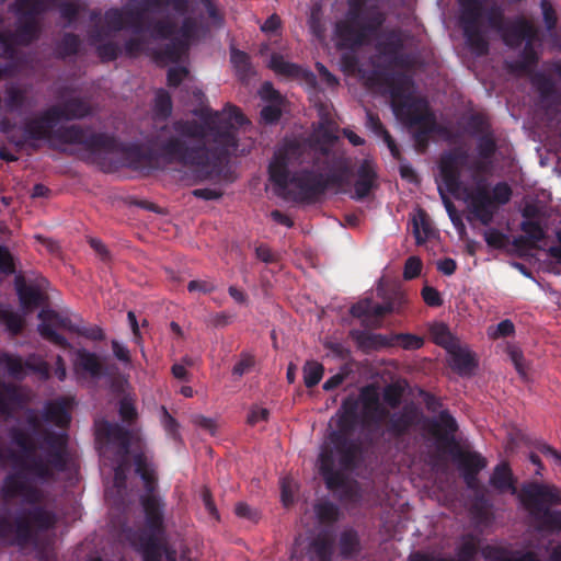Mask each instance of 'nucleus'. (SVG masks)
I'll return each instance as SVG.
<instances>
[{"label":"nucleus","instance_id":"nucleus-1","mask_svg":"<svg viewBox=\"0 0 561 561\" xmlns=\"http://www.w3.org/2000/svg\"><path fill=\"white\" fill-rule=\"evenodd\" d=\"M362 405V421L370 431L369 443L377 445L400 440L419 423L422 416L420 408L405 403L399 411L390 412L380 401V393L375 385L359 389L358 396H346L331 422L335 427L328 434L325 444L319 454V472L330 491L346 486L347 472H353L363 462L364 447L355 435L359 423L358 409Z\"/></svg>","mask_w":561,"mask_h":561},{"label":"nucleus","instance_id":"nucleus-2","mask_svg":"<svg viewBox=\"0 0 561 561\" xmlns=\"http://www.w3.org/2000/svg\"><path fill=\"white\" fill-rule=\"evenodd\" d=\"M202 123L195 119H176L172 123L175 136L161 142L159 149L164 158L182 165L194 168L197 182L207 181L219 170V157L210 150L209 139L226 152L238 148L237 126L249 123L236 105L228 104L222 112L205 110Z\"/></svg>","mask_w":561,"mask_h":561},{"label":"nucleus","instance_id":"nucleus-3","mask_svg":"<svg viewBox=\"0 0 561 561\" xmlns=\"http://www.w3.org/2000/svg\"><path fill=\"white\" fill-rule=\"evenodd\" d=\"M310 156L308 147L296 140H286L274 152L268 164L270 181L279 190H293V201L301 204L318 202L328 191L341 192L351 184L353 168L345 152L320 146L311 158L312 167L304 168L294 173L289 167H299L307 162Z\"/></svg>","mask_w":561,"mask_h":561},{"label":"nucleus","instance_id":"nucleus-4","mask_svg":"<svg viewBox=\"0 0 561 561\" xmlns=\"http://www.w3.org/2000/svg\"><path fill=\"white\" fill-rule=\"evenodd\" d=\"M28 431L12 426L9 430L11 442L21 453L12 459L21 472L41 481H49L55 472H64L68 467V435L50 430H42V420L33 409L24 415Z\"/></svg>","mask_w":561,"mask_h":561},{"label":"nucleus","instance_id":"nucleus-5","mask_svg":"<svg viewBox=\"0 0 561 561\" xmlns=\"http://www.w3.org/2000/svg\"><path fill=\"white\" fill-rule=\"evenodd\" d=\"M57 108L50 106L39 112L36 116L23 122L21 136H9L10 142L22 149L30 141L48 140L62 145H78L84 151L83 159L90 162H99L110 153L121 151V144L114 136L105 133H95L80 125L57 127Z\"/></svg>","mask_w":561,"mask_h":561},{"label":"nucleus","instance_id":"nucleus-6","mask_svg":"<svg viewBox=\"0 0 561 561\" xmlns=\"http://www.w3.org/2000/svg\"><path fill=\"white\" fill-rule=\"evenodd\" d=\"M32 507L24 508L11 522L7 516H0V541L8 545L25 546L33 541L36 533L55 527L56 514L39 505L42 493L38 489L26 484L21 494Z\"/></svg>","mask_w":561,"mask_h":561},{"label":"nucleus","instance_id":"nucleus-7","mask_svg":"<svg viewBox=\"0 0 561 561\" xmlns=\"http://www.w3.org/2000/svg\"><path fill=\"white\" fill-rule=\"evenodd\" d=\"M366 0H347L344 16L334 24L339 49L355 50L379 34L387 15L377 4L365 7Z\"/></svg>","mask_w":561,"mask_h":561},{"label":"nucleus","instance_id":"nucleus-8","mask_svg":"<svg viewBox=\"0 0 561 561\" xmlns=\"http://www.w3.org/2000/svg\"><path fill=\"white\" fill-rule=\"evenodd\" d=\"M518 497L538 531L561 533V511L551 510L552 506L561 505V490L558 486L538 482L526 483Z\"/></svg>","mask_w":561,"mask_h":561},{"label":"nucleus","instance_id":"nucleus-9","mask_svg":"<svg viewBox=\"0 0 561 561\" xmlns=\"http://www.w3.org/2000/svg\"><path fill=\"white\" fill-rule=\"evenodd\" d=\"M512 194V188L506 182L496 183L490 192L486 183L480 180L468 195L470 210L482 225L488 226L492 222L497 208L511 201Z\"/></svg>","mask_w":561,"mask_h":561},{"label":"nucleus","instance_id":"nucleus-10","mask_svg":"<svg viewBox=\"0 0 561 561\" xmlns=\"http://www.w3.org/2000/svg\"><path fill=\"white\" fill-rule=\"evenodd\" d=\"M460 7L459 25L469 49L477 56L489 54L490 44L482 28L484 0H458Z\"/></svg>","mask_w":561,"mask_h":561},{"label":"nucleus","instance_id":"nucleus-11","mask_svg":"<svg viewBox=\"0 0 561 561\" xmlns=\"http://www.w3.org/2000/svg\"><path fill=\"white\" fill-rule=\"evenodd\" d=\"M41 323L38 324L37 331L39 335L64 350L71 348L69 341L61 334L56 332V329H64L68 332H79V325L73 323L71 319L56 310L49 308H43L38 313Z\"/></svg>","mask_w":561,"mask_h":561},{"label":"nucleus","instance_id":"nucleus-12","mask_svg":"<svg viewBox=\"0 0 561 561\" xmlns=\"http://www.w3.org/2000/svg\"><path fill=\"white\" fill-rule=\"evenodd\" d=\"M468 158V151L462 148L451 149L440 156L439 174L446 191L453 195H457L462 187L461 168Z\"/></svg>","mask_w":561,"mask_h":561},{"label":"nucleus","instance_id":"nucleus-13","mask_svg":"<svg viewBox=\"0 0 561 561\" xmlns=\"http://www.w3.org/2000/svg\"><path fill=\"white\" fill-rule=\"evenodd\" d=\"M140 504L145 514V536H162L164 527L165 504L159 495H140Z\"/></svg>","mask_w":561,"mask_h":561},{"label":"nucleus","instance_id":"nucleus-14","mask_svg":"<svg viewBox=\"0 0 561 561\" xmlns=\"http://www.w3.org/2000/svg\"><path fill=\"white\" fill-rule=\"evenodd\" d=\"M393 112L410 127L436 117L427 103L421 99L405 98L399 104H394Z\"/></svg>","mask_w":561,"mask_h":561},{"label":"nucleus","instance_id":"nucleus-15","mask_svg":"<svg viewBox=\"0 0 561 561\" xmlns=\"http://www.w3.org/2000/svg\"><path fill=\"white\" fill-rule=\"evenodd\" d=\"M378 173L375 164L370 160H363L356 171L352 198L364 201L378 188Z\"/></svg>","mask_w":561,"mask_h":561},{"label":"nucleus","instance_id":"nucleus-16","mask_svg":"<svg viewBox=\"0 0 561 561\" xmlns=\"http://www.w3.org/2000/svg\"><path fill=\"white\" fill-rule=\"evenodd\" d=\"M458 423L448 410L439 412L437 419L430 423V432L436 437L437 442L445 447H458L456 433Z\"/></svg>","mask_w":561,"mask_h":561},{"label":"nucleus","instance_id":"nucleus-17","mask_svg":"<svg viewBox=\"0 0 561 561\" xmlns=\"http://www.w3.org/2000/svg\"><path fill=\"white\" fill-rule=\"evenodd\" d=\"M537 30L528 20L524 18L516 19L513 23H507L501 32L504 44L513 49L518 48L523 42L535 39Z\"/></svg>","mask_w":561,"mask_h":561},{"label":"nucleus","instance_id":"nucleus-18","mask_svg":"<svg viewBox=\"0 0 561 561\" xmlns=\"http://www.w3.org/2000/svg\"><path fill=\"white\" fill-rule=\"evenodd\" d=\"M98 436L118 446L121 453L126 456L130 449V432L118 423L102 421L96 425Z\"/></svg>","mask_w":561,"mask_h":561},{"label":"nucleus","instance_id":"nucleus-19","mask_svg":"<svg viewBox=\"0 0 561 561\" xmlns=\"http://www.w3.org/2000/svg\"><path fill=\"white\" fill-rule=\"evenodd\" d=\"M374 83L381 84L388 88L390 96L392 99V106L399 104L404 96V92L408 84V78L401 73H392L375 70L370 78Z\"/></svg>","mask_w":561,"mask_h":561},{"label":"nucleus","instance_id":"nucleus-20","mask_svg":"<svg viewBox=\"0 0 561 561\" xmlns=\"http://www.w3.org/2000/svg\"><path fill=\"white\" fill-rule=\"evenodd\" d=\"M50 107L57 108V115L55 116L58 123L61 121L81 119L91 114L90 104L80 96L69 98L62 103L51 105Z\"/></svg>","mask_w":561,"mask_h":561},{"label":"nucleus","instance_id":"nucleus-21","mask_svg":"<svg viewBox=\"0 0 561 561\" xmlns=\"http://www.w3.org/2000/svg\"><path fill=\"white\" fill-rule=\"evenodd\" d=\"M124 7L133 12H138L142 16H146V13L149 12L152 7H170L179 15L188 13V0H127Z\"/></svg>","mask_w":561,"mask_h":561},{"label":"nucleus","instance_id":"nucleus-22","mask_svg":"<svg viewBox=\"0 0 561 561\" xmlns=\"http://www.w3.org/2000/svg\"><path fill=\"white\" fill-rule=\"evenodd\" d=\"M350 335L356 343L357 347L365 353H370L371 351H378L380 348L391 346L390 335L371 333L362 330H352Z\"/></svg>","mask_w":561,"mask_h":561},{"label":"nucleus","instance_id":"nucleus-23","mask_svg":"<svg viewBox=\"0 0 561 561\" xmlns=\"http://www.w3.org/2000/svg\"><path fill=\"white\" fill-rule=\"evenodd\" d=\"M496 151L497 144L493 131L477 137V152L480 159L472 164V169L478 173L485 172Z\"/></svg>","mask_w":561,"mask_h":561},{"label":"nucleus","instance_id":"nucleus-24","mask_svg":"<svg viewBox=\"0 0 561 561\" xmlns=\"http://www.w3.org/2000/svg\"><path fill=\"white\" fill-rule=\"evenodd\" d=\"M489 482L490 485L500 493H517L516 480L514 478L510 463L506 461H502L494 467Z\"/></svg>","mask_w":561,"mask_h":561},{"label":"nucleus","instance_id":"nucleus-25","mask_svg":"<svg viewBox=\"0 0 561 561\" xmlns=\"http://www.w3.org/2000/svg\"><path fill=\"white\" fill-rule=\"evenodd\" d=\"M15 289L21 307L27 311L39 307L46 299L38 287L27 285L22 276L16 277Z\"/></svg>","mask_w":561,"mask_h":561},{"label":"nucleus","instance_id":"nucleus-26","mask_svg":"<svg viewBox=\"0 0 561 561\" xmlns=\"http://www.w3.org/2000/svg\"><path fill=\"white\" fill-rule=\"evenodd\" d=\"M43 421L55 424L60 428L67 427L71 421V415L66 400L58 399L46 402L43 410Z\"/></svg>","mask_w":561,"mask_h":561},{"label":"nucleus","instance_id":"nucleus-27","mask_svg":"<svg viewBox=\"0 0 561 561\" xmlns=\"http://www.w3.org/2000/svg\"><path fill=\"white\" fill-rule=\"evenodd\" d=\"M14 32L20 46L26 47L39 38L41 25L33 16L18 15V26Z\"/></svg>","mask_w":561,"mask_h":561},{"label":"nucleus","instance_id":"nucleus-28","mask_svg":"<svg viewBox=\"0 0 561 561\" xmlns=\"http://www.w3.org/2000/svg\"><path fill=\"white\" fill-rule=\"evenodd\" d=\"M450 355V367L460 376H470L477 368V360L473 355L462 348L460 343L456 345V348L448 351Z\"/></svg>","mask_w":561,"mask_h":561},{"label":"nucleus","instance_id":"nucleus-29","mask_svg":"<svg viewBox=\"0 0 561 561\" xmlns=\"http://www.w3.org/2000/svg\"><path fill=\"white\" fill-rule=\"evenodd\" d=\"M135 471L144 481V495H158L157 494V477L152 466L148 462L144 454H137L134 457Z\"/></svg>","mask_w":561,"mask_h":561},{"label":"nucleus","instance_id":"nucleus-30","mask_svg":"<svg viewBox=\"0 0 561 561\" xmlns=\"http://www.w3.org/2000/svg\"><path fill=\"white\" fill-rule=\"evenodd\" d=\"M404 302L405 298L401 293H394L393 296L383 304L373 302L370 327H380L382 317L391 312H399Z\"/></svg>","mask_w":561,"mask_h":561},{"label":"nucleus","instance_id":"nucleus-31","mask_svg":"<svg viewBox=\"0 0 561 561\" xmlns=\"http://www.w3.org/2000/svg\"><path fill=\"white\" fill-rule=\"evenodd\" d=\"M58 0H15L13 10L16 15H30L37 19L38 15L56 8Z\"/></svg>","mask_w":561,"mask_h":561},{"label":"nucleus","instance_id":"nucleus-32","mask_svg":"<svg viewBox=\"0 0 561 561\" xmlns=\"http://www.w3.org/2000/svg\"><path fill=\"white\" fill-rule=\"evenodd\" d=\"M431 340L447 352L456 348L458 337L451 333L449 327L444 322H434L428 328Z\"/></svg>","mask_w":561,"mask_h":561},{"label":"nucleus","instance_id":"nucleus-33","mask_svg":"<svg viewBox=\"0 0 561 561\" xmlns=\"http://www.w3.org/2000/svg\"><path fill=\"white\" fill-rule=\"evenodd\" d=\"M455 448L457 449L455 458L461 472L480 473L486 467L488 461L480 453L461 450L459 446Z\"/></svg>","mask_w":561,"mask_h":561},{"label":"nucleus","instance_id":"nucleus-34","mask_svg":"<svg viewBox=\"0 0 561 561\" xmlns=\"http://www.w3.org/2000/svg\"><path fill=\"white\" fill-rule=\"evenodd\" d=\"M520 230L525 236H520L515 239V244H524L529 248H536L537 243L546 238V231L540 222L535 220H523L520 224Z\"/></svg>","mask_w":561,"mask_h":561},{"label":"nucleus","instance_id":"nucleus-35","mask_svg":"<svg viewBox=\"0 0 561 561\" xmlns=\"http://www.w3.org/2000/svg\"><path fill=\"white\" fill-rule=\"evenodd\" d=\"M75 365L78 369L94 378H99L104 374L103 366L98 355L84 348L77 351Z\"/></svg>","mask_w":561,"mask_h":561},{"label":"nucleus","instance_id":"nucleus-36","mask_svg":"<svg viewBox=\"0 0 561 561\" xmlns=\"http://www.w3.org/2000/svg\"><path fill=\"white\" fill-rule=\"evenodd\" d=\"M413 127H416L415 131L413 133L415 149L417 152L423 153L428 147L431 135L439 131L436 117L430 118L428 121L419 125H414Z\"/></svg>","mask_w":561,"mask_h":561},{"label":"nucleus","instance_id":"nucleus-37","mask_svg":"<svg viewBox=\"0 0 561 561\" xmlns=\"http://www.w3.org/2000/svg\"><path fill=\"white\" fill-rule=\"evenodd\" d=\"M185 15L186 14L183 15L184 19L180 28L178 30L179 36L176 37L181 41H185V43L191 46L194 41H197L201 35L205 34L208 30L195 18Z\"/></svg>","mask_w":561,"mask_h":561},{"label":"nucleus","instance_id":"nucleus-38","mask_svg":"<svg viewBox=\"0 0 561 561\" xmlns=\"http://www.w3.org/2000/svg\"><path fill=\"white\" fill-rule=\"evenodd\" d=\"M82 46V41L79 35L75 33H65L57 42L55 54L60 59H66L79 54Z\"/></svg>","mask_w":561,"mask_h":561},{"label":"nucleus","instance_id":"nucleus-39","mask_svg":"<svg viewBox=\"0 0 561 561\" xmlns=\"http://www.w3.org/2000/svg\"><path fill=\"white\" fill-rule=\"evenodd\" d=\"M188 49L190 45H187L185 41L173 37L157 53V58L169 62H178L187 54Z\"/></svg>","mask_w":561,"mask_h":561},{"label":"nucleus","instance_id":"nucleus-40","mask_svg":"<svg viewBox=\"0 0 561 561\" xmlns=\"http://www.w3.org/2000/svg\"><path fill=\"white\" fill-rule=\"evenodd\" d=\"M20 401L18 388L8 382H0V415L11 416L13 405Z\"/></svg>","mask_w":561,"mask_h":561},{"label":"nucleus","instance_id":"nucleus-41","mask_svg":"<svg viewBox=\"0 0 561 561\" xmlns=\"http://www.w3.org/2000/svg\"><path fill=\"white\" fill-rule=\"evenodd\" d=\"M26 481L22 479L20 472L8 474L0 491L1 495L5 501L13 500L22 494L26 489Z\"/></svg>","mask_w":561,"mask_h":561},{"label":"nucleus","instance_id":"nucleus-42","mask_svg":"<svg viewBox=\"0 0 561 561\" xmlns=\"http://www.w3.org/2000/svg\"><path fill=\"white\" fill-rule=\"evenodd\" d=\"M270 68L277 75L288 78H298L302 73L300 66L285 60L279 54H273L271 56Z\"/></svg>","mask_w":561,"mask_h":561},{"label":"nucleus","instance_id":"nucleus-43","mask_svg":"<svg viewBox=\"0 0 561 561\" xmlns=\"http://www.w3.org/2000/svg\"><path fill=\"white\" fill-rule=\"evenodd\" d=\"M160 536H144L142 558L144 561H162L163 543L159 539Z\"/></svg>","mask_w":561,"mask_h":561},{"label":"nucleus","instance_id":"nucleus-44","mask_svg":"<svg viewBox=\"0 0 561 561\" xmlns=\"http://www.w3.org/2000/svg\"><path fill=\"white\" fill-rule=\"evenodd\" d=\"M413 234L419 245L425 243L433 234L431 221L424 210H420L417 217L413 219Z\"/></svg>","mask_w":561,"mask_h":561},{"label":"nucleus","instance_id":"nucleus-45","mask_svg":"<svg viewBox=\"0 0 561 561\" xmlns=\"http://www.w3.org/2000/svg\"><path fill=\"white\" fill-rule=\"evenodd\" d=\"M340 553L344 558H351L359 552L360 543L355 530H345L340 536Z\"/></svg>","mask_w":561,"mask_h":561},{"label":"nucleus","instance_id":"nucleus-46","mask_svg":"<svg viewBox=\"0 0 561 561\" xmlns=\"http://www.w3.org/2000/svg\"><path fill=\"white\" fill-rule=\"evenodd\" d=\"M466 128L473 137H480L493 131L488 117L481 113L471 114L467 118Z\"/></svg>","mask_w":561,"mask_h":561},{"label":"nucleus","instance_id":"nucleus-47","mask_svg":"<svg viewBox=\"0 0 561 561\" xmlns=\"http://www.w3.org/2000/svg\"><path fill=\"white\" fill-rule=\"evenodd\" d=\"M404 387L400 382H391L382 389V401L390 409H398L404 396Z\"/></svg>","mask_w":561,"mask_h":561},{"label":"nucleus","instance_id":"nucleus-48","mask_svg":"<svg viewBox=\"0 0 561 561\" xmlns=\"http://www.w3.org/2000/svg\"><path fill=\"white\" fill-rule=\"evenodd\" d=\"M304 383L307 388L316 387L322 379L324 367L317 360H307L302 367Z\"/></svg>","mask_w":561,"mask_h":561},{"label":"nucleus","instance_id":"nucleus-49","mask_svg":"<svg viewBox=\"0 0 561 561\" xmlns=\"http://www.w3.org/2000/svg\"><path fill=\"white\" fill-rule=\"evenodd\" d=\"M146 31H149L151 37L156 39H169L175 34L176 25L170 20H158L151 22Z\"/></svg>","mask_w":561,"mask_h":561},{"label":"nucleus","instance_id":"nucleus-50","mask_svg":"<svg viewBox=\"0 0 561 561\" xmlns=\"http://www.w3.org/2000/svg\"><path fill=\"white\" fill-rule=\"evenodd\" d=\"M230 61L233 65L237 75L240 79H245L251 75V62L250 56L237 48H231L230 51Z\"/></svg>","mask_w":561,"mask_h":561},{"label":"nucleus","instance_id":"nucleus-51","mask_svg":"<svg viewBox=\"0 0 561 561\" xmlns=\"http://www.w3.org/2000/svg\"><path fill=\"white\" fill-rule=\"evenodd\" d=\"M391 346L399 345L404 350H420L424 345L423 337L411 333L391 334Z\"/></svg>","mask_w":561,"mask_h":561},{"label":"nucleus","instance_id":"nucleus-52","mask_svg":"<svg viewBox=\"0 0 561 561\" xmlns=\"http://www.w3.org/2000/svg\"><path fill=\"white\" fill-rule=\"evenodd\" d=\"M0 322L12 335H18L24 327V319L16 312L0 308Z\"/></svg>","mask_w":561,"mask_h":561},{"label":"nucleus","instance_id":"nucleus-53","mask_svg":"<svg viewBox=\"0 0 561 561\" xmlns=\"http://www.w3.org/2000/svg\"><path fill=\"white\" fill-rule=\"evenodd\" d=\"M154 114L158 118L167 119L172 113L171 95L165 90H159L154 98Z\"/></svg>","mask_w":561,"mask_h":561},{"label":"nucleus","instance_id":"nucleus-54","mask_svg":"<svg viewBox=\"0 0 561 561\" xmlns=\"http://www.w3.org/2000/svg\"><path fill=\"white\" fill-rule=\"evenodd\" d=\"M316 515L320 523L322 524H331L337 520L339 518V508L332 502H321L314 506Z\"/></svg>","mask_w":561,"mask_h":561},{"label":"nucleus","instance_id":"nucleus-55","mask_svg":"<svg viewBox=\"0 0 561 561\" xmlns=\"http://www.w3.org/2000/svg\"><path fill=\"white\" fill-rule=\"evenodd\" d=\"M373 309V299L364 298L351 307V314L354 318L362 319V323L365 327H370V313Z\"/></svg>","mask_w":561,"mask_h":561},{"label":"nucleus","instance_id":"nucleus-56","mask_svg":"<svg viewBox=\"0 0 561 561\" xmlns=\"http://www.w3.org/2000/svg\"><path fill=\"white\" fill-rule=\"evenodd\" d=\"M104 20L108 31L119 32L126 27L122 9L111 8L106 10Z\"/></svg>","mask_w":561,"mask_h":561},{"label":"nucleus","instance_id":"nucleus-57","mask_svg":"<svg viewBox=\"0 0 561 561\" xmlns=\"http://www.w3.org/2000/svg\"><path fill=\"white\" fill-rule=\"evenodd\" d=\"M56 8L59 9L60 18L67 21V26H70L78 19L81 7L71 1L58 0Z\"/></svg>","mask_w":561,"mask_h":561},{"label":"nucleus","instance_id":"nucleus-58","mask_svg":"<svg viewBox=\"0 0 561 561\" xmlns=\"http://www.w3.org/2000/svg\"><path fill=\"white\" fill-rule=\"evenodd\" d=\"M308 26L310 28V32L318 38L322 39L325 36V24L322 19L321 10L320 8H312L310 15L308 18Z\"/></svg>","mask_w":561,"mask_h":561},{"label":"nucleus","instance_id":"nucleus-59","mask_svg":"<svg viewBox=\"0 0 561 561\" xmlns=\"http://www.w3.org/2000/svg\"><path fill=\"white\" fill-rule=\"evenodd\" d=\"M533 83L538 90L542 99H549L556 93V87L552 79L543 73H536L533 78Z\"/></svg>","mask_w":561,"mask_h":561},{"label":"nucleus","instance_id":"nucleus-60","mask_svg":"<svg viewBox=\"0 0 561 561\" xmlns=\"http://www.w3.org/2000/svg\"><path fill=\"white\" fill-rule=\"evenodd\" d=\"M122 11L125 19V25L130 27L134 34L139 35L146 32L145 16L140 15L138 12H133L125 7H123Z\"/></svg>","mask_w":561,"mask_h":561},{"label":"nucleus","instance_id":"nucleus-61","mask_svg":"<svg viewBox=\"0 0 561 561\" xmlns=\"http://www.w3.org/2000/svg\"><path fill=\"white\" fill-rule=\"evenodd\" d=\"M95 48L98 56L103 62L114 61L121 55V47L114 42L99 44Z\"/></svg>","mask_w":561,"mask_h":561},{"label":"nucleus","instance_id":"nucleus-62","mask_svg":"<svg viewBox=\"0 0 561 561\" xmlns=\"http://www.w3.org/2000/svg\"><path fill=\"white\" fill-rule=\"evenodd\" d=\"M485 16L489 26L501 34L507 24L502 9L499 7H491L486 11Z\"/></svg>","mask_w":561,"mask_h":561},{"label":"nucleus","instance_id":"nucleus-63","mask_svg":"<svg viewBox=\"0 0 561 561\" xmlns=\"http://www.w3.org/2000/svg\"><path fill=\"white\" fill-rule=\"evenodd\" d=\"M20 46L15 32L11 30H3L0 33V47L5 55L12 56L16 47Z\"/></svg>","mask_w":561,"mask_h":561},{"label":"nucleus","instance_id":"nucleus-64","mask_svg":"<svg viewBox=\"0 0 561 561\" xmlns=\"http://www.w3.org/2000/svg\"><path fill=\"white\" fill-rule=\"evenodd\" d=\"M2 363L5 365L9 374L12 377L19 379L24 375V369L26 367L21 357L5 354L2 358Z\"/></svg>","mask_w":561,"mask_h":561}]
</instances>
